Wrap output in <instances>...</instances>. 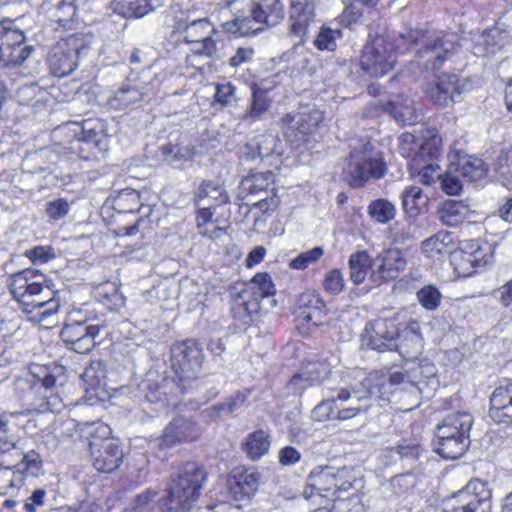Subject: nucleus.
Segmentation results:
<instances>
[{"label":"nucleus","mask_w":512,"mask_h":512,"mask_svg":"<svg viewBox=\"0 0 512 512\" xmlns=\"http://www.w3.org/2000/svg\"><path fill=\"white\" fill-rule=\"evenodd\" d=\"M173 28L185 43L194 45V54L209 58L217 55V32L207 17L197 16L194 10L186 9L175 16Z\"/></svg>","instance_id":"423d86ee"},{"label":"nucleus","mask_w":512,"mask_h":512,"mask_svg":"<svg viewBox=\"0 0 512 512\" xmlns=\"http://www.w3.org/2000/svg\"><path fill=\"white\" fill-rule=\"evenodd\" d=\"M440 144L441 139L437 136L425 140L411 160V170L424 185L430 186L440 181L442 175L438 164L441 155Z\"/></svg>","instance_id":"2eb2a0df"},{"label":"nucleus","mask_w":512,"mask_h":512,"mask_svg":"<svg viewBox=\"0 0 512 512\" xmlns=\"http://www.w3.org/2000/svg\"><path fill=\"white\" fill-rule=\"evenodd\" d=\"M270 446V435L266 431L257 430L246 437L244 450L250 459L257 460L268 453Z\"/></svg>","instance_id":"a18cd8bd"},{"label":"nucleus","mask_w":512,"mask_h":512,"mask_svg":"<svg viewBox=\"0 0 512 512\" xmlns=\"http://www.w3.org/2000/svg\"><path fill=\"white\" fill-rule=\"evenodd\" d=\"M92 43V36L76 33L58 41L51 49L48 63L52 74L64 77L78 66L81 56L85 55Z\"/></svg>","instance_id":"9b49d317"},{"label":"nucleus","mask_w":512,"mask_h":512,"mask_svg":"<svg viewBox=\"0 0 512 512\" xmlns=\"http://www.w3.org/2000/svg\"><path fill=\"white\" fill-rule=\"evenodd\" d=\"M407 260L399 249H388L375 257V268L370 275L373 282L396 279L405 270Z\"/></svg>","instance_id":"a878e982"},{"label":"nucleus","mask_w":512,"mask_h":512,"mask_svg":"<svg viewBox=\"0 0 512 512\" xmlns=\"http://www.w3.org/2000/svg\"><path fill=\"white\" fill-rule=\"evenodd\" d=\"M402 208L409 217H415L420 214L427 205L426 197L422 189L418 186H408L401 193Z\"/></svg>","instance_id":"c03bdc74"},{"label":"nucleus","mask_w":512,"mask_h":512,"mask_svg":"<svg viewBox=\"0 0 512 512\" xmlns=\"http://www.w3.org/2000/svg\"><path fill=\"white\" fill-rule=\"evenodd\" d=\"M473 210L463 200H446L437 210L439 221L448 227H457L470 218Z\"/></svg>","instance_id":"c9c22d12"},{"label":"nucleus","mask_w":512,"mask_h":512,"mask_svg":"<svg viewBox=\"0 0 512 512\" xmlns=\"http://www.w3.org/2000/svg\"><path fill=\"white\" fill-rule=\"evenodd\" d=\"M325 310L326 305L321 295L317 291L307 290L299 295L294 313L298 320L318 325Z\"/></svg>","instance_id":"c85d7f7f"},{"label":"nucleus","mask_w":512,"mask_h":512,"mask_svg":"<svg viewBox=\"0 0 512 512\" xmlns=\"http://www.w3.org/2000/svg\"><path fill=\"white\" fill-rule=\"evenodd\" d=\"M275 176L271 171L256 172L243 178L240 182V193L258 194L268 190L274 191Z\"/></svg>","instance_id":"a19ab883"},{"label":"nucleus","mask_w":512,"mask_h":512,"mask_svg":"<svg viewBox=\"0 0 512 512\" xmlns=\"http://www.w3.org/2000/svg\"><path fill=\"white\" fill-rule=\"evenodd\" d=\"M318 0H291V33L299 37L297 44L304 42L308 26L314 20Z\"/></svg>","instance_id":"c756f323"},{"label":"nucleus","mask_w":512,"mask_h":512,"mask_svg":"<svg viewBox=\"0 0 512 512\" xmlns=\"http://www.w3.org/2000/svg\"><path fill=\"white\" fill-rule=\"evenodd\" d=\"M236 492L244 496L253 495L259 486V474L253 469H236L233 472Z\"/></svg>","instance_id":"49530a36"},{"label":"nucleus","mask_w":512,"mask_h":512,"mask_svg":"<svg viewBox=\"0 0 512 512\" xmlns=\"http://www.w3.org/2000/svg\"><path fill=\"white\" fill-rule=\"evenodd\" d=\"M395 63V45L388 37L377 36L364 46L360 65L370 76H384L393 69Z\"/></svg>","instance_id":"f8f14e48"},{"label":"nucleus","mask_w":512,"mask_h":512,"mask_svg":"<svg viewBox=\"0 0 512 512\" xmlns=\"http://www.w3.org/2000/svg\"><path fill=\"white\" fill-rule=\"evenodd\" d=\"M243 155L247 160H263L273 154L281 155L282 147L279 139L274 134H261L250 140L243 149Z\"/></svg>","instance_id":"7c9ffc66"},{"label":"nucleus","mask_w":512,"mask_h":512,"mask_svg":"<svg viewBox=\"0 0 512 512\" xmlns=\"http://www.w3.org/2000/svg\"><path fill=\"white\" fill-rule=\"evenodd\" d=\"M323 253L324 250L322 247H314L293 258L290 261L289 266L298 270L306 269L310 264L318 261L322 257Z\"/></svg>","instance_id":"052dcab7"},{"label":"nucleus","mask_w":512,"mask_h":512,"mask_svg":"<svg viewBox=\"0 0 512 512\" xmlns=\"http://www.w3.org/2000/svg\"><path fill=\"white\" fill-rule=\"evenodd\" d=\"M489 417L498 424L512 426V379H502L489 397Z\"/></svg>","instance_id":"b1692460"},{"label":"nucleus","mask_w":512,"mask_h":512,"mask_svg":"<svg viewBox=\"0 0 512 512\" xmlns=\"http://www.w3.org/2000/svg\"><path fill=\"white\" fill-rule=\"evenodd\" d=\"M144 93L135 86L123 85L107 99V105L111 109L128 108L143 100Z\"/></svg>","instance_id":"37998d69"},{"label":"nucleus","mask_w":512,"mask_h":512,"mask_svg":"<svg viewBox=\"0 0 512 512\" xmlns=\"http://www.w3.org/2000/svg\"><path fill=\"white\" fill-rule=\"evenodd\" d=\"M87 434L91 438L89 447L94 467L105 473L115 471L123 461V450L118 439L109 438L110 427L101 422L85 424Z\"/></svg>","instance_id":"1a4fd4ad"},{"label":"nucleus","mask_w":512,"mask_h":512,"mask_svg":"<svg viewBox=\"0 0 512 512\" xmlns=\"http://www.w3.org/2000/svg\"><path fill=\"white\" fill-rule=\"evenodd\" d=\"M75 13L76 8L73 3L64 0L50 10L51 18L63 27L73 20Z\"/></svg>","instance_id":"4d7b16f0"},{"label":"nucleus","mask_w":512,"mask_h":512,"mask_svg":"<svg viewBox=\"0 0 512 512\" xmlns=\"http://www.w3.org/2000/svg\"><path fill=\"white\" fill-rule=\"evenodd\" d=\"M206 471L196 462H187L172 475L166 496L160 500L166 512H188L200 497Z\"/></svg>","instance_id":"39448f33"},{"label":"nucleus","mask_w":512,"mask_h":512,"mask_svg":"<svg viewBox=\"0 0 512 512\" xmlns=\"http://www.w3.org/2000/svg\"><path fill=\"white\" fill-rule=\"evenodd\" d=\"M370 142L353 146L343 167L344 180L354 188L363 186L369 179L384 176L386 167L382 159L372 152Z\"/></svg>","instance_id":"9d476101"},{"label":"nucleus","mask_w":512,"mask_h":512,"mask_svg":"<svg viewBox=\"0 0 512 512\" xmlns=\"http://www.w3.org/2000/svg\"><path fill=\"white\" fill-rule=\"evenodd\" d=\"M396 345L394 348L406 361H414L423 351V339L420 333V324L411 320L403 329H398Z\"/></svg>","instance_id":"cd10ccee"},{"label":"nucleus","mask_w":512,"mask_h":512,"mask_svg":"<svg viewBox=\"0 0 512 512\" xmlns=\"http://www.w3.org/2000/svg\"><path fill=\"white\" fill-rule=\"evenodd\" d=\"M334 361V357L328 356H321L315 360H308L303 363L300 372L291 379L290 383L296 385L298 381H305L308 385H312L326 380L329 375H333L335 380L338 379L339 381L340 374L347 370L333 372L332 368Z\"/></svg>","instance_id":"bb28decb"},{"label":"nucleus","mask_w":512,"mask_h":512,"mask_svg":"<svg viewBox=\"0 0 512 512\" xmlns=\"http://www.w3.org/2000/svg\"><path fill=\"white\" fill-rule=\"evenodd\" d=\"M384 110L402 125H413L421 117L414 100L404 94H399L389 100L384 106Z\"/></svg>","instance_id":"473e14b6"},{"label":"nucleus","mask_w":512,"mask_h":512,"mask_svg":"<svg viewBox=\"0 0 512 512\" xmlns=\"http://www.w3.org/2000/svg\"><path fill=\"white\" fill-rule=\"evenodd\" d=\"M490 501L485 484L471 480L467 485L444 501V512H488Z\"/></svg>","instance_id":"dca6fc26"},{"label":"nucleus","mask_w":512,"mask_h":512,"mask_svg":"<svg viewBox=\"0 0 512 512\" xmlns=\"http://www.w3.org/2000/svg\"><path fill=\"white\" fill-rule=\"evenodd\" d=\"M462 176L459 173L452 171V164L450 163L445 174L441 175L440 185L442 190L448 195H456L462 189Z\"/></svg>","instance_id":"bf43d9fd"},{"label":"nucleus","mask_w":512,"mask_h":512,"mask_svg":"<svg viewBox=\"0 0 512 512\" xmlns=\"http://www.w3.org/2000/svg\"><path fill=\"white\" fill-rule=\"evenodd\" d=\"M199 210L197 213V226L199 229V233L203 236H207L210 238H217L223 233V229L216 226L212 222L213 211L211 210V205H206V203L202 202V205L198 206Z\"/></svg>","instance_id":"8fccbe9b"},{"label":"nucleus","mask_w":512,"mask_h":512,"mask_svg":"<svg viewBox=\"0 0 512 512\" xmlns=\"http://www.w3.org/2000/svg\"><path fill=\"white\" fill-rule=\"evenodd\" d=\"M106 371L101 362H91L81 374L82 387L91 397H99V391L106 385Z\"/></svg>","instance_id":"4c0bfd02"},{"label":"nucleus","mask_w":512,"mask_h":512,"mask_svg":"<svg viewBox=\"0 0 512 512\" xmlns=\"http://www.w3.org/2000/svg\"><path fill=\"white\" fill-rule=\"evenodd\" d=\"M397 333L398 327L395 320H375L366 324L362 334V345L379 352L392 350L396 345Z\"/></svg>","instance_id":"412c9836"},{"label":"nucleus","mask_w":512,"mask_h":512,"mask_svg":"<svg viewBox=\"0 0 512 512\" xmlns=\"http://www.w3.org/2000/svg\"><path fill=\"white\" fill-rule=\"evenodd\" d=\"M25 255L33 263H46L49 260L55 258V253L50 246H36L25 252Z\"/></svg>","instance_id":"774afa93"},{"label":"nucleus","mask_w":512,"mask_h":512,"mask_svg":"<svg viewBox=\"0 0 512 512\" xmlns=\"http://www.w3.org/2000/svg\"><path fill=\"white\" fill-rule=\"evenodd\" d=\"M241 12H246L255 35L265 28L278 25L285 17L280 0H240Z\"/></svg>","instance_id":"a211bd4d"},{"label":"nucleus","mask_w":512,"mask_h":512,"mask_svg":"<svg viewBox=\"0 0 512 512\" xmlns=\"http://www.w3.org/2000/svg\"><path fill=\"white\" fill-rule=\"evenodd\" d=\"M201 433V427L195 420L177 415L163 430L159 446L161 449H166L184 442H191L198 439Z\"/></svg>","instance_id":"4be33fe9"},{"label":"nucleus","mask_w":512,"mask_h":512,"mask_svg":"<svg viewBox=\"0 0 512 512\" xmlns=\"http://www.w3.org/2000/svg\"><path fill=\"white\" fill-rule=\"evenodd\" d=\"M452 171L459 173L467 181H478L487 174V166L478 157L468 155L464 152H457L450 160Z\"/></svg>","instance_id":"2f4dec72"},{"label":"nucleus","mask_w":512,"mask_h":512,"mask_svg":"<svg viewBox=\"0 0 512 512\" xmlns=\"http://www.w3.org/2000/svg\"><path fill=\"white\" fill-rule=\"evenodd\" d=\"M341 37V30L322 27L314 39V45L320 51H334L337 47V40Z\"/></svg>","instance_id":"5fc2aeb1"},{"label":"nucleus","mask_w":512,"mask_h":512,"mask_svg":"<svg viewBox=\"0 0 512 512\" xmlns=\"http://www.w3.org/2000/svg\"><path fill=\"white\" fill-rule=\"evenodd\" d=\"M236 88L230 82L216 85L214 99L222 106H230L236 100Z\"/></svg>","instance_id":"69168bd1"},{"label":"nucleus","mask_w":512,"mask_h":512,"mask_svg":"<svg viewBox=\"0 0 512 512\" xmlns=\"http://www.w3.org/2000/svg\"><path fill=\"white\" fill-rule=\"evenodd\" d=\"M361 370L366 377L373 378V380H367V382H370L369 385L361 387L363 390H371L372 392L371 395L365 397V403L374 400L380 406L390 401L391 387L403 383L405 378L408 377V373L394 372L390 376H387L379 371L366 372L363 369Z\"/></svg>","instance_id":"393cba45"},{"label":"nucleus","mask_w":512,"mask_h":512,"mask_svg":"<svg viewBox=\"0 0 512 512\" xmlns=\"http://www.w3.org/2000/svg\"><path fill=\"white\" fill-rule=\"evenodd\" d=\"M408 378L412 382H420L425 379L432 378L436 375V367L430 361L424 359L418 363H414L412 367L406 370Z\"/></svg>","instance_id":"6e6d98bb"},{"label":"nucleus","mask_w":512,"mask_h":512,"mask_svg":"<svg viewBox=\"0 0 512 512\" xmlns=\"http://www.w3.org/2000/svg\"><path fill=\"white\" fill-rule=\"evenodd\" d=\"M31 51L32 47L25 43L23 31L15 28L12 20L0 23V66H19L26 61Z\"/></svg>","instance_id":"4468645a"},{"label":"nucleus","mask_w":512,"mask_h":512,"mask_svg":"<svg viewBox=\"0 0 512 512\" xmlns=\"http://www.w3.org/2000/svg\"><path fill=\"white\" fill-rule=\"evenodd\" d=\"M271 104L272 99L269 96V91L254 85L252 87V101L246 117L252 120L260 119L270 108Z\"/></svg>","instance_id":"09e8293b"},{"label":"nucleus","mask_w":512,"mask_h":512,"mask_svg":"<svg viewBox=\"0 0 512 512\" xmlns=\"http://www.w3.org/2000/svg\"><path fill=\"white\" fill-rule=\"evenodd\" d=\"M164 0H114V10L124 17L141 18L162 7Z\"/></svg>","instance_id":"e433bc0d"},{"label":"nucleus","mask_w":512,"mask_h":512,"mask_svg":"<svg viewBox=\"0 0 512 512\" xmlns=\"http://www.w3.org/2000/svg\"><path fill=\"white\" fill-rule=\"evenodd\" d=\"M0 451L12 452L16 463L0 464V494L15 495L24 486L27 478H38L44 474L42 456L35 449H28L26 441L10 432L7 415L0 410Z\"/></svg>","instance_id":"f03ea898"},{"label":"nucleus","mask_w":512,"mask_h":512,"mask_svg":"<svg viewBox=\"0 0 512 512\" xmlns=\"http://www.w3.org/2000/svg\"><path fill=\"white\" fill-rule=\"evenodd\" d=\"M472 417L468 413H453L437 425L434 446L443 458L454 460L461 457L470 444L469 431Z\"/></svg>","instance_id":"6e6552de"},{"label":"nucleus","mask_w":512,"mask_h":512,"mask_svg":"<svg viewBox=\"0 0 512 512\" xmlns=\"http://www.w3.org/2000/svg\"><path fill=\"white\" fill-rule=\"evenodd\" d=\"M494 171L507 187H512V147L497 156Z\"/></svg>","instance_id":"603ef678"},{"label":"nucleus","mask_w":512,"mask_h":512,"mask_svg":"<svg viewBox=\"0 0 512 512\" xmlns=\"http://www.w3.org/2000/svg\"><path fill=\"white\" fill-rule=\"evenodd\" d=\"M178 387L182 392H195V402L189 399L193 405L192 409H199L202 402H207L217 395L215 381L209 376L199 378L194 375L189 380L179 381Z\"/></svg>","instance_id":"72a5a7b5"},{"label":"nucleus","mask_w":512,"mask_h":512,"mask_svg":"<svg viewBox=\"0 0 512 512\" xmlns=\"http://www.w3.org/2000/svg\"><path fill=\"white\" fill-rule=\"evenodd\" d=\"M70 210V205L67 200L60 198L50 201L46 205V213L49 218L57 221L64 218Z\"/></svg>","instance_id":"338daca9"},{"label":"nucleus","mask_w":512,"mask_h":512,"mask_svg":"<svg viewBox=\"0 0 512 512\" xmlns=\"http://www.w3.org/2000/svg\"><path fill=\"white\" fill-rule=\"evenodd\" d=\"M240 0H225L226 7L233 13L234 19L223 24L225 31L229 33L239 32L242 36L255 35V28L250 24L246 12H241L238 5Z\"/></svg>","instance_id":"ea45409f"},{"label":"nucleus","mask_w":512,"mask_h":512,"mask_svg":"<svg viewBox=\"0 0 512 512\" xmlns=\"http://www.w3.org/2000/svg\"><path fill=\"white\" fill-rule=\"evenodd\" d=\"M204 360L202 347L195 340L175 343L171 348L172 367L179 381L189 380L200 370Z\"/></svg>","instance_id":"6ab92c4d"},{"label":"nucleus","mask_w":512,"mask_h":512,"mask_svg":"<svg viewBox=\"0 0 512 512\" xmlns=\"http://www.w3.org/2000/svg\"><path fill=\"white\" fill-rule=\"evenodd\" d=\"M88 329L89 325L76 322L74 324L65 325L62 329L61 335L63 340L71 347L75 344V341H78L88 332Z\"/></svg>","instance_id":"0e129e2a"},{"label":"nucleus","mask_w":512,"mask_h":512,"mask_svg":"<svg viewBox=\"0 0 512 512\" xmlns=\"http://www.w3.org/2000/svg\"><path fill=\"white\" fill-rule=\"evenodd\" d=\"M323 118V113L315 108L288 113L282 118L283 134L292 144L298 145L316 131Z\"/></svg>","instance_id":"aec40b11"},{"label":"nucleus","mask_w":512,"mask_h":512,"mask_svg":"<svg viewBox=\"0 0 512 512\" xmlns=\"http://www.w3.org/2000/svg\"><path fill=\"white\" fill-rule=\"evenodd\" d=\"M142 384L147 390L145 394V399L147 402L159 404L161 407L169 404V399L166 395V389L173 384L172 380L163 379L160 385H155V388H153L152 383L149 380L144 381Z\"/></svg>","instance_id":"864d4df0"},{"label":"nucleus","mask_w":512,"mask_h":512,"mask_svg":"<svg viewBox=\"0 0 512 512\" xmlns=\"http://www.w3.org/2000/svg\"><path fill=\"white\" fill-rule=\"evenodd\" d=\"M275 287L267 273L256 274L248 283L235 293H232L231 313L235 320L242 325H248L261 309V304L267 299L271 303Z\"/></svg>","instance_id":"0eeeda50"},{"label":"nucleus","mask_w":512,"mask_h":512,"mask_svg":"<svg viewBox=\"0 0 512 512\" xmlns=\"http://www.w3.org/2000/svg\"><path fill=\"white\" fill-rule=\"evenodd\" d=\"M351 483L343 481L341 473L333 467H316L307 477V486L303 495L307 500L312 501L314 505L321 506V502L315 501V498H322L328 494H334L338 490H347Z\"/></svg>","instance_id":"f3484780"},{"label":"nucleus","mask_w":512,"mask_h":512,"mask_svg":"<svg viewBox=\"0 0 512 512\" xmlns=\"http://www.w3.org/2000/svg\"><path fill=\"white\" fill-rule=\"evenodd\" d=\"M441 297L440 291L433 285H427L417 292L419 303L429 311H434L438 308Z\"/></svg>","instance_id":"13d9d810"},{"label":"nucleus","mask_w":512,"mask_h":512,"mask_svg":"<svg viewBox=\"0 0 512 512\" xmlns=\"http://www.w3.org/2000/svg\"><path fill=\"white\" fill-rule=\"evenodd\" d=\"M10 291L24 313L38 311L39 321L58 313L61 297L48 285L46 276L34 269H24L11 276Z\"/></svg>","instance_id":"7ed1b4c3"},{"label":"nucleus","mask_w":512,"mask_h":512,"mask_svg":"<svg viewBox=\"0 0 512 512\" xmlns=\"http://www.w3.org/2000/svg\"><path fill=\"white\" fill-rule=\"evenodd\" d=\"M195 201L198 206L203 202L213 207L226 204L229 201V196L222 185L212 181H203L195 192Z\"/></svg>","instance_id":"58836bf2"},{"label":"nucleus","mask_w":512,"mask_h":512,"mask_svg":"<svg viewBox=\"0 0 512 512\" xmlns=\"http://www.w3.org/2000/svg\"><path fill=\"white\" fill-rule=\"evenodd\" d=\"M450 242V233L447 231H440L425 239L421 244V249L426 256L433 258L447 253Z\"/></svg>","instance_id":"de8ad7c7"},{"label":"nucleus","mask_w":512,"mask_h":512,"mask_svg":"<svg viewBox=\"0 0 512 512\" xmlns=\"http://www.w3.org/2000/svg\"><path fill=\"white\" fill-rule=\"evenodd\" d=\"M345 280L339 269H333L328 272L323 280V287L326 292L337 295L343 291Z\"/></svg>","instance_id":"e2e57ef3"},{"label":"nucleus","mask_w":512,"mask_h":512,"mask_svg":"<svg viewBox=\"0 0 512 512\" xmlns=\"http://www.w3.org/2000/svg\"><path fill=\"white\" fill-rule=\"evenodd\" d=\"M348 265L350 279L358 285L364 282L368 271L375 268V258H372L367 251H356L350 255Z\"/></svg>","instance_id":"79ce46f5"},{"label":"nucleus","mask_w":512,"mask_h":512,"mask_svg":"<svg viewBox=\"0 0 512 512\" xmlns=\"http://www.w3.org/2000/svg\"><path fill=\"white\" fill-rule=\"evenodd\" d=\"M368 213L376 222L384 224L394 219L396 208L387 199L379 198L369 204Z\"/></svg>","instance_id":"3c124183"},{"label":"nucleus","mask_w":512,"mask_h":512,"mask_svg":"<svg viewBox=\"0 0 512 512\" xmlns=\"http://www.w3.org/2000/svg\"><path fill=\"white\" fill-rule=\"evenodd\" d=\"M458 82L457 75L444 73L438 76L435 81L426 83L423 91L434 104L440 107H448L459 100L461 90Z\"/></svg>","instance_id":"5701e85b"},{"label":"nucleus","mask_w":512,"mask_h":512,"mask_svg":"<svg viewBox=\"0 0 512 512\" xmlns=\"http://www.w3.org/2000/svg\"><path fill=\"white\" fill-rule=\"evenodd\" d=\"M369 379L373 380L366 377L360 368L341 373L337 385L325 388V399L313 409V418L318 421L348 420L365 413L371 406L365 403V397L372 392L360 387L369 385Z\"/></svg>","instance_id":"f257e3e1"},{"label":"nucleus","mask_w":512,"mask_h":512,"mask_svg":"<svg viewBox=\"0 0 512 512\" xmlns=\"http://www.w3.org/2000/svg\"><path fill=\"white\" fill-rule=\"evenodd\" d=\"M493 261L491 246L479 240H465L451 253V264L460 277L473 275L478 268Z\"/></svg>","instance_id":"ddd939ff"},{"label":"nucleus","mask_w":512,"mask_h":512,"mask_svg":"<svg viewBox=\"0 0 512 512\" xmlns=\"http://www.w3.org/2000/svg\"><path fill=\"white\" fill-rule=\"evenodd\" d=\"M100 328L96 325H89L88 332L82 336L75 344L71 346L77 353L85 354L91 351L96 344V338L99 336Z\"/></svg>","instance_id":"680f3d73"},{"label":"nucleus","mask_w":512,"mask_h":512,"mask_svg":"<svg viewBox=\"0 0 512 512\" xmlns=\"http://www.w3.org/2000/svg\"><path fill=\"white\" fill-rule=\"evenodd\" d=\"M399 39L415 48L413 61L425 71L440 69L457 50V35L444 31L409 28Z\"/></svg>","instance_id":"20e7f679"},{"label":"nucleus","mask_w":512,"mask_h":512,"mask_svg":"<svg viewBox=\"0 0 512 512\" xmlns=\"http://www.w3.org/2000/svg\"><path fill=\"white\" fill-rule=\"evenodd\" d=\"M509 39L510 37L506 32L500 30L499 27H493L479 36L473 46V53L478 57L495 55L509 43Z\"/></svg>","instance_id":"f704fd0d"}]
</instances>
